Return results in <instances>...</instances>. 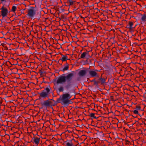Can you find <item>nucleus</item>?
Returning a JSON list of instances; mask_svg holds the SVG:
<instances>
[{"instance_id":"f257e3e1","label":"nucleus","mask_w":146,"mask_h":146,"mask_svg":"<svg viewBox=\"0 0 146 146\" xmlns=\"http://www.w3.org/2000/svg\"><path fill=\"white\" fill-rule=\"evenodd\" d=\"M71 97V96L68 93H65L62 95L61 100L63 104L64 105L68 104L69 103V99Z\"/></svg>"},{"instance_id":"f03ea898","label":"nucleus","mask_w":146,"mask_h":146,"mask_svg":"<svg viewBox=\"0 0 146 146\" xmlns=\"http://www.w3.org/2000/svg\"><path fill=\"white\" fill-rule=\"evenodd\" d=\"M50 87L45 88L40 93V96L42 98H45L48 96L50 93Z\"/></svg>"},{"instance_id":"7ed1b4c3","label":"nucleus","mask_w":146,"mask_h":146,"mask_svg":"<svg viewBox=\"0 0 146 146\" xmlns=\"http://www.w3.org/2000/svg\"><path fill=\"white\" fill-rule=\"evenodd\" d=\"M35 11L34 10V8L33 7H31L28 9V12L27 15L30 17H33L35 14Z\"/></svg>"},{"instance_id":"20e7f679","label":"nucleus","mask_w":146,"mask_h":146,"mask_svg":"<svg viewBox=\"0 0 146 146\" xmlns=\"http://www.w3.org/2000/svg\"><path fill=\"white\" fill-rule=\"evenodd\" d=\"M1 9V15L4 18L7 16L9 13L7 9L3 6Z\"/></svg>"},{"instance_id":"39448f33","label":"nucleus","mask_w":146,"mask_h":146,"mask_svg":"<svg viewBox=\"0 0 146 146\" xmlns=\"http://www.w3.org/2000/svg\"><path fill=\"white\" fill-rule=\"evenodd\" d=\"M65 78V76H61L59 77L57 80L56 83L58 84L65 83L66 82Z\"/></svg>"},{"instance_id":"423d86ee","label":"nucleus","mask_w":146,"mask_h":146,"mask_svg":"<svg viewBox=\"0 0 146 146\" xmlns=\"http://www.w3.org/2000/svg\"><path fill=\"white\" fill-rule=\"evenodd\" d=\"M52 101L51 100L49 99L47 100L44 101V102L42 104V105L46 107L52 105Z\"/></svg>"},{"instance_id":"0eeeda50","label":"nucleus","mask_w":146,"mask_h":146,"mask_svg":"<svg viewBox=\"0 0 146 146\" xmlns=\"http://www.w3.org/2000/svg\"><path fill=\"white\" fill-rule=\"evenodd\" d=\"M96 71H98L97 70H91L89 72V74L92 77H96L98 76V73L96 72Z\"/></svg>"},{"instance_id":"6e6552de","label":"nucleus","mask_w":146,"mask_h":146,"mask_svg":"<svg viewBox=\"0 0 146 146\" xmlns=\"http://www.w3.org/2000/svg\"><path fill=\"white\" fill-rule=\"evenodd\" d=\"M106 79L105 78H101L99 79V81H95V84H97L100 83H101V84H104L106 83Z\"/></svg>"},{"instance_id":"1a4fd4ad","label":"nucleus","mask_w":146,"mask_h":146,"mask_svg":"<svg viewBox=\"0 0 146 146\" xmlns=\"http://www.w3.org/2000/svg\"><path fill=\"white\" fill-rule=\"evenodd\" d=\"M74 74L72 73H70L68 74L66 76H65L66 80H67L68 82H69L71 80Z\"/></svg>"},{"instance_id":"9d476101","label":"nucleus","mask_w":146,"mask_h":146,"mask_svg":"<svg viewBox=\"0 0 146 146\" xmlns=\"http://www.w3.org/2000/svg\"><path fill=\"white\" fill-rule=\"evenodd\" d=\"M86 73V70H81L78 73V75L80 76H84Z\"/></svg>"},{"instance_id":"9b49d317","label":"nucleus","mask_w":146,"mask_h":146,"mask_svg":"<svg viewBox=\"0 0 146 146\" xmlns=\"http://www.w3.org/2000/svg\"><path fill=\"white\" fill-rule=\"evenodd\" d=\"M65 144L66 146H74L71 141H67Z\"/></svg>"},{"instance_id":"f8f14e48","label":"nucleus","mask_w":146,"mask_h":146,"mask_svg":"<svg viewBox=\"0 0 146 146\" xmlns=\"http://www.w3.org/2000/svg\"><path fill=\"white\" fill-rule=\"evenodd\" d=\"M33 140L34 143L37 145L39 143L40 138L37 137H35L34 138Z\"/></svg>"},{"instance_id":"ddd939ff","label":"nucleus","mask_w":146,"mask_h":146,"mask_svg":"<svg viewBox=\"0 0 146 146\" xmlns=\"http://www.w3.org/2000/svg\"><path fill=\"white\" fill-rule=\"evenodd\" d=\"M88 54V52L87 51L84 52L81 54L80 56V58H84Z\"/></svg>"},{"instance_id":"4468645a","label":"nucleus","mask_w":146,"mask_h":146,"mask_svg":"<svg viewBox=\"0 0 146 146\" xmlns=\"http://www.w3.org/2000/svg\"><path fill=\"white\" fill-rule=\"evenodd\" d=\"M133 25V23L132 22H129V25H127V27L129 29H131L132 28V26Z\"/></svg>"},{"instance_id":"2eb2a0df","label":"nucleus","mask_w":146,"mask_h":146,"mask_svg":"<svg viewBox=\"0 0 146 146\" xmlns=\"http://www.w3.org/2000/svg\"><path fill=\"white\" fill-rule=\"evenodd\" d=\"M72 85L71 82H69L65 86V88L66 89H68L71 87Z\"/></svg>"},{"instance_id":"dca6fc26","label":"nucleus","mask_w":146,"mask_h":146,"mask_svg":"<svg viewBox=\"0 0 146 146\" xmlns=\"http://www.w3.org/2000/svg\"><path fill=\"white\" fill-rule=\"evenodd\" d=\"M68 64L66 63L65 64V66L62 70V71L64 72L65 70H68Z\"/></svg>"},{"instance_id":"f3484780","label":"nucleus","mask_w":146,"mask_h":146,"mask_svg":"<svg viewBox=\"0 0 146 146\" xmlns=\"http://www.w3.org/2000/svg\"><path fill=\"white\" fill-rule=\"evenodd\" d=\"M68 59V58L67 56L63 55L61 58V60L63 61H65L67 60Z\"/></svg>"},{"instance_id":"a211bd4d","label":"nucleus","mask_w":146,"mask_h":146,"mask_svg":"<svg viewBox=\"0 0 146 146\" xmlns=\"http://www.w3.org/2000/svg\"><path fill=\"white\" fill-rule=\"evenodd\" d=\"M58 90L59 92H62L64 90V88L62 86H60L58 88Z\"/></svg>"},{"instance_id":"6ab92c4d","label":"nucleus","mask_w":146,"mask_h":146,"mask_svg":"<svg viewBox=\"0 0 146 146\" xmlns=\"http://www.w3.org/2000/svg\"><path fill=\"white\" fill-rule=\"evenodd\" d=\"M141 20L142 22H143L146 21V15H143L141 17Z\"/></svg>"},{"instance_id":"aec40b11","label":"nucleus","mask_w":146,"mask_h":146,"mask_svg":"<svg viewBox=\"0 0 146 146\" xmlns=\"http://www.w3.org/2000/svg\"><path fill=\"white\" fill-rule=\"evenodd\" d=\"M90 116L92 117H93L94 118H96V117L95 116V113H90Z\"/></svg>"},{"instance_id":"412c9836","label":"nucleus","mask_w":146,"mask_h":146,"mask_svg":"<svg viewBox=\"0 0 146 146\" xmlns=\"http://www.w3.org/2000/svg\"><path fill=\"white\" fill-rule=\"evenodd\" d=\"M16 7L15 6H13L12 7V11L14 12L16 11Z\"/></svg>"},{"instance_id":"4be33fe9","label":"nucleus","mask_w":146,"mask_h":146,"mask_svg":"<svg viewBox=\"0 0 146 146\" xmlns=\"http://www.w3.org/2000/svg\"><path fill=\"white\" fill-rule=\"evenodd\" d=\"M133 113L135 114H137L138 113V112L137 110H135L133 111Z\"/></svg>"},{"instance_id":"5701e85b","label":"nucleus","mask_w":146,"mask_h":146,"mask_svg":"<svg viewBox=\"0 0 146 146\" xmlns=\"http://www.w3.org/2000/svg\"><path fill=\"white\" fill-rule=\"evenodd\" d=\"M69 2L70 3V5H72L73 3V1H72V0H69Z\"/></svg>"},{"instance_id":"b1692460","label":"nucleus","mask_w":146,"mask_h":146,"mask_svg":"<svg viewBox=\"0 0 146 146\" xmlns=\"http://www.w3.org/2000/svg\"><path fill=\"white\" fill-rule=\"evenodd\" d=\"M2 2H3L5 1V0H0Z\"/></svg>"},{"instance_id":"393cba45","label":"nucleus","mask_w":146,"mask_h":146,"mask_svg":"<svg viewBox=\"0 0 146 146\" xmlns=\"http://www.w3.org/2000/svg\"><path fill=\"white\" fill-rule=\"evenodd\" d=\"M137 108H140V107H139V106H138V107H137Z\"/></svg>"}]
</instances>
